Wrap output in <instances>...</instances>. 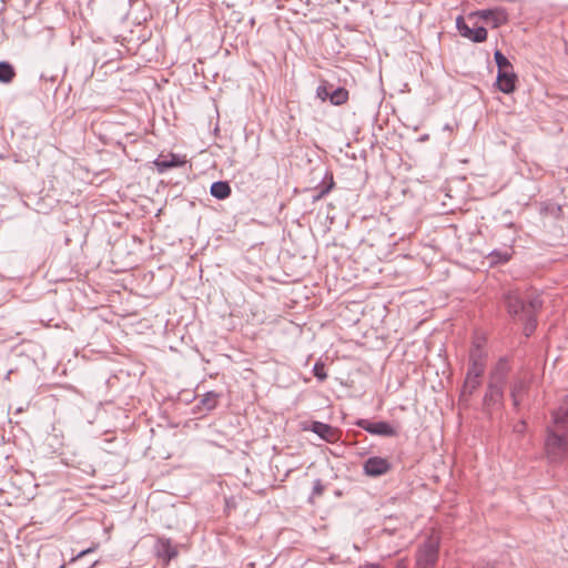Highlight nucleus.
Listing matches in <instances>:
<instances>
[{
  "label": "nucleus",
  "instance_id": "30",
  "mask_svg": "<svg viewBox=\"0 0 568 568\" xmlns=\"http://www.w3.org/2000/svg\"><path fill=\"white\" fill-rule=\"evenodd\" d=\"M483 568H494V566H493V565H490V564H487V565H486L485 567H483Z\"/></svg>",
  "mask_w": 568,
  "mask_h": 568
},
{
  "label": "nucleus",
  "instance_id": "3",
  "mask_svg": "<svg viewBox=\"0 0 568 568\" xmlns=\"http://www.w3.org/2000/svg\"><path fill=\"white\" fill-rule=\"evenodd\" d=\"M439 538L429 536L416 551V568H435L439 555Z\"/></svg>",
  "mask_w": 568,
  "mask_h": 568
},
{
  "label": "nucleus",
  "instance_id": "29",
  "mask_svg": "<svg viewBox=\"0 0 568 568\" xmlns=\"http://www.w3.org/2000/svg\"><path fill=\"white\" fill-rule=\"evenodd\" d=\"M365 568H382V567L378 565H367Z\"/></svg>",
  "mask_w": 568,
  "mask_h": 568
},
{
  "label": "nucleus",
  "instance_id": "20",
  "mask_svg": "<svg viewBox=\"0 0 568 568\" xmlns=\"http://www.w3.org/2000/svg\"><path fill=\"white\" fill-rule=\"evenodd\" d=\"M16 75L13 67L9 62H0V82L10 83Z\"/></svg>",
  "mask_w": 568,
  "mask_h": 568
},
{
  "label": "nucleus",
  "instance_id": "25",
  "mask_svg": "<svg viewBox=\"0 0 568 568\" xmlns=\"http://www.w3.org/2000/svg\"><path fill=\"white\" fill-rule=\"evenodd\" d=\"M490 256L493 258H497L498 262H507L510 258V254L508 252L501 253L498 251L491 252Z\"/></svg>",
  "mask_w": 568,
  "mask_h": 568
},
{
  "label": "nucleus",
  "instance_id": "21",
  "mask_svg": "<svg viewBox=\"0 0 568 568\" xmlns=\"http://www.w3.org/2000/svg\"><path fill=\"white\" fill-rule=\"evenodd\" d=\"M333 186H334V180H333V175H331L328 184L322 185V186L315 189V193L313 194V202H317L321 199H323L326 194L329 193V191L333 189Z\"/></svg>",
  "mask_w": 568,
  "mask_h": 568
},
{
  "label": "nucleus",
  "instance_id": "17",
  "mask_svg": "<svg viewBox=\"0 0 568 568\" xmlns=\"http://www.w3.org/2000/svg\"><path fill=\"white\" fill-rule=\"evenodd\" d=\"M211 195L217 200H225L231 195V186L226 181H216L211 185Z\"/></svg>",
  "mask_w": 568,
  "mask_h": 568
},
{
  "label": "nucleus",
  "instance_id": "6",
  "mask_svg": "<svg viewBox=\"0 0 568 568\" xmlns=\"http://www.w3.org/2000/svg\"><path fill=\"white\" fill-rule=\"evenodd\" d=\"M356 425L372 435L393 437L397 430L387 422H371L368 419H358Z\"/></svg>",
  "mask_w": 568,
  "mask_h": 568
},
{
  "label": "nucleus",
  "instance_id": "9",
  "mask_svg": "<svg viewBox=\"0 0 568 568\" xmlns=\"http://www.w3.org/2000/svg\"><path fill=\"white\" fill-rule=\"evenodd\" d=\"M363 468L367 476L378 477L388 473L392 465L386 458L374 456L365 460Z\"/></svg>",
  "mask_w": 568,
  "mask_h": 568
},
{
  "label": "nucleus",
  "instance_id": "10",
  "mask_svg": "<svg viewBox=\"0 0 568 568\" xmlns=\"http://www.w3.org/2000/svg\"><path fill=\"white\" fill-rule=\"evenodd\" d=\"M486 363L483 351L479 346H476L470 351L469 363L466 375L481 378L485 372Z\"/></svg>",
  "mask_w": 568,
  "mask_h": 568
},
{
  "label": "nucleus",
  "instance_id": "19",
  "mask_svg": "<svg viewBox=\"0 0 568 568\" xmlns=\"http://www.w3.org/2000/svg\"><path fill=\"white\" fill-rule=\"evenodd\" d=\"M328 100L333 105H343L348 100V91L345 88L338 87L331 91Z\"/></svg>",
  "mask_w": 568,
  "mask_h": 568
},
{
  "label": "nucleus",
  "instance_id": "8",
  "mask_svg": "<svg viewBox=\"0 0 568 568\" xmlns=\"http://www.w3.org/2000/svg\"><path fill=\"white\" fill-rule=\"evenodd\" d=\"M505 383H500L498 381L489 379L487 385V390L484 396V406L486 408L494 407L496 405H500L504 399V388Z\"/></svg>",
  "mask_w": 568,
  "mask_h": 568
},
{
  "label": "nucleus",
  "instance_id": "1",
  "mask_svg": "<svg viewBox=\"0 0 568 568\" xmlns=\"http://www.w3.org/2000/svg\"><path fill=\"white\" fill-rule=\"evenodd\" d=\"M504 303L510 316L525 322L524 334L530 336L537 327V314L542 307L540 297L531 293L524 295L514 288L504 294Z\"/></svg>",
  "mask_w": 568,
  "mask_h": 568
},
{
  "label": "nucleus",
  "instance_id": "28",
  "mask_svg": "<svg viewBox=\"0 0 568 568\" xmlns=\"http://www.w3.org/2000/svg\"><path fill=\"white\" fill-rule=\"evenodd\" d=\"M526 429V423L524 420L517 423L514 427V430L516 433L523 434Z\"/></svg>",
  "mask_w": 568,
  "mask_h": 568
},
{
  "label": "nucleus",
  "instance_id": "15",
  "mask_svg": "<svg viewBox=\"0 0 568 568\" xmlns=\"http://www.w3.org/2000/svg\"><path fill=\"white\" fill-rule=\"evenodd\" d=\"M528 384L523 378H516L513 382L511 389H510V397L513 399V405L517 408L520 404V400L525 393L527 392Z\"/></svg>",
  "mask_w": 568,
  "mask_h": 568
},
{
  "label": "nucleus",
  "instance_id": "11",
  "mask_svg": "<svg viewBox=\"0 0 568 568\" xmlns=\"http://www.w3.org/2000/svg\"><path fill=\"white\" fill-rule=\"evenodd\" d=\"M153 163L159 173H164L170 169L183 166L186 163V159L175 153L160 154Z\"/></svg>",
  "mask_w": 568,
  "mask_h": 568
},
{
  "label": "nucleus",
  "instance_id": "7",
  "mask_svg": "<svg viewBox=\"0 0 568 568\" xmlns=\"http://www.w3.org/2000/svg\"><path fill=\"white\" fill-rule=\"evenodd\" d=\"M154 552L159 559L168 565L172 559L179 555L178 547L173 545L170 538L158 537L154 545Z\"/></svg>",
  "mask_w": 568,
  "mask_h": 568
},
{
  "label": "nucleus",
  "instance_id": "26",
  "mask_svg": "<svg viewBox=\"0 0 568 568\" xmlns=\"http://www.w3.org/2000/svg\"><path fill=\"white\" fill-rule=\"evenodd\" d=\"M324 489L325 488H324V485L322 484V480L321 479H316L314 481L312 495L313 496H321L324 493Z\"/></svg>",
  "mask_w": 568,
  "mask_h": 568
},
{
  "label": "nucleus",
  "instance_id": "27",
  "mask_svg": "<svg viewBox=\"0 0 568 568\" xmlns=\"http://www.w3.org/2000/svg\"><path fill=\"white\" fill-rule=\"evenodd\" d=\"M94 549H95V547H91V548L81 550L74 558H72V560L77 561V560L81 559L82 557H84L85 555L94 551Z\"/></svg>",
  "mask_w": 568,
  "mask_h": 568
},
{
  "label": "nucleus",
  "instance_id": "12",
  "mask_svg": "<svg viewBox=\"0 0 568 568\" xmlns=\"http://www.w3.org/2000/svg\"><path fill=\"white\" fill-rule=\"evenodd\" d=\"M517 75L513 69L498 71L497 73V87L504 93H511L516 89Z\"/></svg>",
  "mask_w": 568,
  "mask_h": 568
},
{
  "label": "nucleus",
  "instance_id": "5",
  "mask_svg": "<svg viewBox=\"0 0 568 568\" xmlns=\"http://www.w3.org/2000/svg\"><path fill=\"white\" fill-rule=\"evenodd\" d=\"M481 20L491 28H499L508 22V13L505 8L497 7L493 9L477 10L468 13V20Z\"/></svg>",
  "mask_w": 568,
  "mask_h": 568
},
{
  "label": "nucleus",
  "instance_id": "2",
  "mask_svg": "<svg viewBox=\"0 0 568 568\" xmlns=\"http://www.w3.org/2000/svg\"><path fill=\"white\" fill-rule=\"evenodd\" d=\"M554 427L547 428L545 449L551 463L561 462L568 452V440L564 432L568 429V394L552 413Z\"/></svg>",
  "mask_w": 568,
  "mask_h": 568
},
{
  "label": "nucleus",
  "instance_id": "18",
  "mask_svg": "<svg viewBox=\"0 0 568 568\" xmlns=\"http://www.w3.org/2000/svg\"><path fill=\"white\" fill-rule=\"evenodd\" d=\"M508 375V366L505 359H500L496 365L495 369L490 373L489 379L498 381L500 383H505L507 381Z\"/></svg>",
  "mask_w": 568,
  "mask_h": 568
},
{
  "label": "nucleus",
  "instance_id": "16",
  "mask_svg": "<svg viewBox=\"0 0 568 568\" xmlns=\"http://www.w3.org/2000/svg\"><path fill=\"white\" fill-rule=\"evenodd\" d=\"M480 383H481V378L466 375L465 382H464V385L462 388V393H460V402L467 400V398L469 396H471L473 393L479 387Z\"/></svg>",
  "mask_w": 568,
  "mask_h": 568
},
{
  "label": "nucleus",
  "instance_id": "13",
  "mask_svg": "<svg viewBox=\"0 0 568 568\" xmlns=\"http://www.w3.org/2000/svg\"><path fill=\"white\" fill-rule=\"evenodd\" d=\"M311 430L328 443H333L337 439V430L328 424L313 422Z\"/></svg>",
  "mask_w": 568,
  "mask_h": 568
},
{
  "label": "nucleus",
  "instance_id": "24",
  "mask_svg": "<svg viewBox=\"0 0 568 568\" xmlns=\"http://www.w3.org/2000/svg\"><path fill=\"white\" fill-rule=\"evenodd\" d=\"M331 85L325 81L316 89V97L321 99L323 102L329 99L331 91L328 90Z\"/></svg>",
  "mask_w": 568,
  "mask_h": 568
},
{
  "label": "nucleus",
  "instance_id": "14",
  "mask_svg": "<svg viewBox=\"0 0 568 568\" xmlns=\"http://www.w3.org/2000/svg\"><path fill=\"white\" fill-rule=\"evenodd\" d=\"M220 397L221 395L219 393L206 392L200 399L199 404L194 406L195 413L210 412L214 409L219 404Z\"/></svg>",
  "mask_w": 568,
  "mask_h": 568
},
{
  "label": "nucleus",
  "instance_id": "22",
  "mask_svg": "<svg viewBox=\"0 0 568 568\" xmlns=\"http://www.w3.org/2000/svg\"><path fill=\"white\" fill-rule=\"evenodd\" d=\"M494 58L498 67V71L513 69V64L499 50L495 51Z\"/></svg>",
  "mask_w": 568,
  "mask_h": 568
},
{
  "label": "nucleus",
  "instance_id": "31",
  "mask_svg": "<svg viewBox=\"0 0 568 568\" xmlns=\"http://www.w3.org/2000/svg\"><path fill=\"white\" fill-rule=\"evenodd\" d=\"M97 562H98L97 560H95V561H93V564H92L89 568H91V567H93L94 565H97Z\"/></svg>",
  "mask_w": 568,
  "mask_h": 568
},
{
  "label": "nucleus",
  "instance_id": "4",
  "mask_svg": "<svg viewBox=\"0 0 568 568\" xmlns=\"http://www.w3.org/2000/svg\"><path fill=\"white\" fill-rule=\"evenodd\" d=\"M456 28L463 38L475 43H481L487 39L486 28L478 26L476 20L469 21L468 16L466 18L458 16L456 18Z\"/></svg>",
  "mask_w": 568,
  "mask_h": 568
},
{
  "label": "nucleus",
  "instance_id": "23",
  "mask_svg": "<svg viewBox=\"0 0 568 568\" xmlns=\"http://www.w3.org/2000/svg\"><path fill=\"white\" fill-rule=\"evenodd\" d=\"M313 374L320 382H324L327 378L325 364L322 361H317L315 363L313 366Z\"/></svg>",
  "mask_w": 568,
  "mask_h": 568
}]
</instances>
